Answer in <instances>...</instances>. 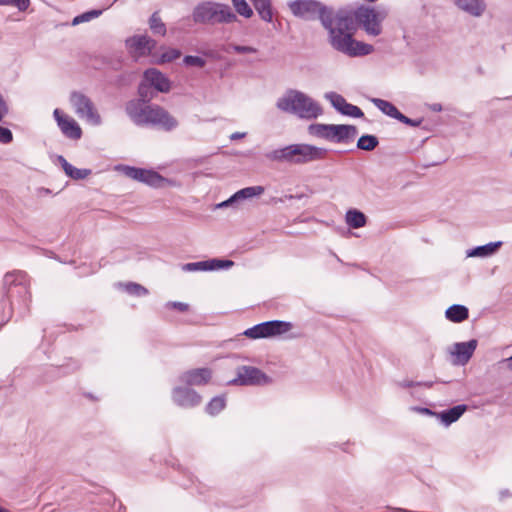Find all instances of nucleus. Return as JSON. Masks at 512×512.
I'll use <instances>...</instances> for the list:
<instances>
[{
    "instance_id": "f03ea898",
    "label": "nucleus",
    "mask_w": 512,
    "mask_h": 512,
    "mask_svg": "<svg viewBox=\"0 0 512 512\" xmlns=\"http://www.w3.org/2000/svg\"><path fill=\"white\" fill-rule=\"evenodd\" d=\"M31 293L29 290V277L22 270L7 272L3 277V288L0 291V323L6 324L13 312L18 311L20 316L29 312Z\"/></svg>"
},
{
    "instance_id": "58836bf2",
    "label": "nucleus",
    "mask_w": 512,
    "mask_h": 512,
    "mask_svg": "<svg viewBox=\"0 0 512 512\" xmlns=\"http://www.w3.org/2000/svg\"><path fill=\"white\" fill-rule=\"evenodd\" d=\"M180 56H181L180 50L175 49V48H169L166 51H164L163 53H161V55L159 56V58L157 59L156 62L158 64H165V63H169V62L176 60Z\"/></svg>"
},
{
    "instance_id": "09e8293b",
    "label": "nucleus",
    "mask_w": 512,
    "mask_h": 512,
    "mask_svg": "<svg viewBox=\"0 0 512 512\" xmlns=\"http://www.w3.org/2000/svg\"><path fill=\"white\" fill-rule=\"evenodd\" d=\"M236 205H237V201H236V199H234V194H233L227 200H225L221 203H218L215 206V208L220 209V208H225V207H235Z\"/></svg>"
},
{
    "instance_id": "0eeeda50",
    "label": "nucleus",
    "mask_w": 512,
    "mask_h": 512,
    "mask_svg": "<svg viewBox=\"0 0 512 512\" xmlns=\"http://www.w3.org/2000/svg\"><path fill=\"white\" fill-rule=\"evenodd\" d=\"M308 131L313 136L335 143H347L358 133L356 126L347 124H311Z\"/></svg>"
},
{
    "instance_id": "864d4df0",
    "label": "nucleus",
    "mask_w": 512,
    "mask_h": 512,
    "mask_svg": "<svg viewBox=\"0 0 512 512\" xmlns=\"http://www.w3.org/2000/svg\"><path fill=\"white\" fill-rule=\"evenodd\" d=\"M206 64V60L200 56H194V67H203Z\"/></svg>"
},
{
    "instance_id": "37998d69",
    "label": "nucleus",
    "mask_w": 512,
    "mask_h": 512,
    "mask_svg": "<svg viewBox=\"0 0 512 512\" xmlns=\"http://www.w3.org/2000/svg\"><path fill=\"white\" fill-rule=\"evenodd\" d=\"M13 141V133L7 128L0 126V143L1 144H9Z\"/></svg>"
},
{
    "instance_id": "7ed1b4c3",
    "label": "nucleus",
    "mask_w": 512,
    "mask_h": 512,
    "mask_svg": "<svg viewBox=\"0 0 512 512\" xmlns=\"http://www.w3.org/2000/svg\"><path fill=\"white\" fill-rule=\"evenodd\" d=\"M328 152V149L324 147L308 143H294L269 151L265 157L272 162L297 166L322 161L327 157Z\"/></svg>"
},
{
    "instance_id": "79ce46f5",
    "label": "nucleus",
    "mask_w": 512,
    "mask_h": 512,
    "mask_svg": "<svg viewBox=\"0 0 512 512\" xmlns=\"http://www.w3.org/2000/svg\"><path fill=\"white\" fill-rule=\"evenodd\" d=\"M79 367H80V365H79L78 361L70 360L69 363L57 367L56 371H57L58 375H67L69 373H72V372L78 370Z\"/></svg>"
},
{
    "instance_id": "cd10ccee",
    "label": "nucleus",
    "mask_w": 512,
    "mask_h": 512,
    "mask_svg": "<svg viewBox=\"0 0 512 512\" xmlns=\"http://www.w3.org/2000/svg\"><path fill=\"white\" fill-rule=\"evenodd\" d=\"M149 28L155 36H165L167 29L166 24L162 21L159 11L152 13L148 20Z\"/></svg>"
},
{
    "instance_id": "4c0bfd02",
    "label": "nucleus",
    "mask_w": 512,
    "mask_h": 512,
    "mask_svg": "<svg viewBox=\"0 0 512 512\" xmlns=\"http://www.w3.org/2000/svg\"><path fill=\"white\" fill-rule=\"evenodd\" d=\"M236 12L245 17L250 18L253 15V10L246 0H231Z\"/></svg>"
},
{
    "instance_id": "3c124183",
    "label": "nucleus",
    "mask_w": 512,
    "mask_h": 512,
    "mask_svg": "<svg viewBox=\"0 0 512 512\" xmlns=\"http://www.w3.org/2000/svg\"><path fill=\"white\" fill-rule=\"evenodd\" d=\"M57 160L59 162V164L61 165L62 169L64 170V172L66 173L68 171V167H71V163H69L66 158L62 155H59L57 157Z\"/></svg>"
},
{
    "instance_id": "4be33fe9",
    "label": "nucleus",
    "mask_w": 512,
    "mask_h": 512,
    "mask_svg": "<svg viewBox=\"0 0 512 512\" xmlns=\"http://www.w3.org/2000/svg\"><path fill=\"white\" fill-rule=\"evenodd\" d=\"M502 244V241H496L487 243L485 245L476 246L472 249H468L466 252V256L479 258L490 257L497 253Z\"/></svg>"
},
{
    "instance_id": "f8f14e48",
    "label": "nucleus",
    "mask_w": 512,
    "mask_h": 512,
    "mask_svg": "<svg viewBox=\"0 0 512 512\" xmlns=\"http://www.w3.org/2000/svg\"><path fill=\"white\" fill-rule=\"evenodd\" d=\"M179 382L172 391V399L176 405L188 408L192 406V370L185 371Z\"/></svg>"
},
{
    "instance_id": "052dcab7",
    "label": "nucleus",
    "mask_w": 512,
    "mask_h": 512,
    "mask_svg": "<svg viewBox=\"0 0 512 512\" xmlns=\"http://www.w3.org/2000/svg\"><path fill=\"white\" fill-rule=\"evenodd\" d=\"M182 269L187 272H192V262L185 263Z\"/></svg>"
},
{
    "instance_id": "2f4dec72",
    "label": "nucleus",
    "mask_w": 512,
    "mask_h": 512,
    "mask_svg": "<svg viewBox=\"0 0 512 512\" xmlns=\"http://www.w3.org/2000/svg\"><path fill=\"white\" fill-rule=\"evenodd\" d=\"M379 144L378 138L374 135L364 134L357 141V148L364 151H373Z\"/></svg>"
},
{
    "instance_id": "a878e982",
    "label": "nucleus",
    "mask_w": 512,
    "mask_h": 512,
    "mask_svg": "<svg viewBox=\"0 0 512 512\" xmlns=\"http://www.w3.org/2000/svg\"><path fill=\"white\" fill-rule=\"evenodd\" d=\"M371 102L377 107L383 114L398 120L401 112L397 109V107L387 100H383L380 98H372Z\"/></svg>"
},
{
    "instance_id": "9b49d317",
    "label": "nucleus",
    "mask_w": 512,
    "mask_h": 512,
    "mask_svg": "<svg viewBox=\"0 0 512 512\" xmlns=\"http://www.w3.org/2000/svg\"><path fill=\"white\" fill-rule=\"evenodd\" d=\"M70 103L79 117H85L91 124L96 126L101 124V116L88 96L81 92L73 91L70 94Z\"/></svg>"
},
{
    "instance_id": "603ef678",
    "label": "nucleus",
    "mask_w": 512,
    "mask_h": 512,
    "mask_svg": "<svg viewBox=\"0 0 512 512\" xmlns=\"http://www.w3.org/2000/svg\"><path fill=\"white\" fill-rule=\"evenodd\" d=\"M414 410L422 413V414H425V415H430V416H436L437 417V412H434L432 411L431 409L429 408H425V407H415Z\"/></svg>"
},
{
    "instance_id": "f257e3e1",
    "label": "nucleus",
    "mask_w": 512,
    "mask_h": 512,
    "mask_svg": "<svg viewBox=\"0 0 512 512\" xmlns=\"http://www.w3.org/2000/svg\"><path fill=\"white\" fill-rule=\"evenodd\" d=\"M388 15L387 10L360 6L356 9L341 8L336 11V30L332 39V48L349 57H361L371 54V44L353 38L360 27L368 36L377 37L383 32V22Z\"/></svg>"
},
{
    "instance_id": "774afa93",
    "label": "nucleus",
    "mask_w": 512,
    "mask_h": 512,
    "mask_svg": "<svg viewBox=\"0 0 512 512\" xmlns=\"http://www.w3.org/2000/svg\"><path fill=\"white\" fill-rule=\"evenodd\" d=\"M87 396H88L89 398H93L92 394H90V393H89V394H87Z\"/></svg>"
},
{
    "instance_id": "5701e85b",
    "label": "nucleus",
    "mask_w": 512,
    "mask_h": 512,
    "mask_svg": "<svg viewBox=\"0 0 512 512\" xmlns=\"http://www.w3.org/2000/svg\"><path fill=\"white\" fill-rule=\"evenodd\" d=\"M467 410V405L460 404L456 405L452 408H449L447 410L441 411L437 413V418L440 419V421L445 425L449 426L452 423L456 422Z\"/></svg>"
},
{
    "instance_id": "8fccbe9b",
    "label": "nucleus",
    "mask_w": 512,
    "mask_h": 512,
    "mask_svg": "<svg viewBox=\"0 0 512 512\" xmlns=\"http://www.w3.org/2000/svg\"><path fill=\"white\" fill-rule=\"evenodd\" d=\"M8 113V106L6 101L4 100L2 94L0 93V122L4 118V116Z\"/></svg>"
},
{
    "instance_id": "412c9836",
    "label": "nucleus",
    "mask_w": 512,
    "mask_h": 512,
    "mask_svg": "<svg viewBox=\"0 0 512 512\" xmlns=\"http://www.w3.org/2000/svg\"><path fill=\"white\" fill-rule=\"evenodd\" d=\"M455 4L459 9L474 17H480L486 9L484 0H455Z\"/></svg>"
},
{
    "instance_id": "338daca9",
    "label": "nucleus",
    "mask_w": 512,
    "mask_h": 512,
    "mask_svg": "<svg viewBox=\"0 0 512 512\" xmlns=\"http://www.w3.org/2000/svg\"><path fill=\"white\" fill-rule=\"evenodd\" d=\"M0 512H11V511H9V510H8V509H6V508L0 507Z\"/></svg>"
},
{
    "instance_id": "13d9d810",
    "label": "nucleus",
    "mask_w": 512,
    "mask_h": 512,
    "mask_svg": "<svg viewBox=\"0 0 512 512\" xmlns=\"http://www.w3.org/2000/svg\"><path fill=\"white\" fill-rule=\"evenodd\" d=\"M183 62L186 66H192V54H187L183 58Z\"/></svg>"
},
{
    "instance_id": "2eb2a0df",
    "label": "nucleus",
    "mask_w": 512,
    "mask_h": 512,
    "mask_svg": "<svg viewBox=\"0 0 512 512\" xmlns=\"http://www.w3.org/2000/svg\"><path fill=\"white\" fill-rule=\"evenodd\" d=\"M325 98L329 100L331 105L342 115L354 118L364 116L363 111L358 106L348 103L342 95L336 92H327Z\"/></svg>"
},
{
    "instance_id": "72a5a7b5",
    "label": "nucleus",
    "mask_w": 512,
    "mask_h": 512,
    "mask_svg": "<svg viewBox=\"0 0 512 512\" xmlns=\"http://www.w3.org/2000/svg\"><path fill=\"white\" fill-rule=\"evenodd\" d=\"M159 120L156 121L152 126H158L164 131H171L175 129L178 125L177 120L169 114L167 110L164 109V116L158 118Z\"/></svg>"
},
{
    "instance_id": "39448f33",
    "label": "nucleus",
    "mask_w": 512,
    "mask_h": 512,
    "mask_svg": "<svg viewBox=\"0 0 512 512\" xmlns=\"http://www.w3.org/2000/svg\"><path fill=\"white\" fill-rule=\"evenodd\" d=\"M276 107L303 119H315L321 113L320 105L305 93L289 89L276 102Z\"/></svg>"
},
{
    "instance_id": "c03bdc74",
    "label": "nucleus",
    "mask_w": 512,
    "mask_h": 512,
    "mask_svg": "<svg viewBox=\"0 0 512 512\" xmlns=\"http://www.w3.org/2000/svg\"><path fill=\"white\" fill-rule=\"evenodd\" d=\"M133 79V73H122L118 75L115 79V85L118 87L128 85Z\"/></svg>"
},
{
    "instance_id": "bf43d9fd",
    "label": "nucleus",
    "mask_w": 512,
    "mask_h": 512,
    "mask_svg": "<svg viewBox=\"0 0 512 512\" xmlns=\"http://www.w3.org/2000/svg\"><path fill=\"white\" fill-rule=\"evenodd\" d=\"M430 109L434 112H441L442 105L440 103H433L432 105H430Z\"/></svg>"
},
{
    "instance_id": "e2e57ef3",
    "label": "nucleus",
    "mask_w": 512,
    "mask_h": 512,
    "mask_svg": "<svg viewBox=\"0 0 512 512\" xmlns=\"http://www.w3.org/2000/svg\"><path fill=\"white\" fill-rule=\"evenodd\" d=\"M201 402V396L194 391V406Z\"/></svg>"
},
{
    "instance_id": "680f3d73",
    "label": "nucleus",
    "mask_w": 512,
    "mask_h": 512,
    "mask_svg": "<svg viewBox=\"0 0 512 512\" xmlns=\"http://www.w3.org/2000/svg\"><path fill=\"white\" fill-rule=\"evenodd\" d=\"M417 386H424V387H427V388H431L433 386V382L429 381V382H417Z\"/></svg>"
},
{
    "instance_id": "c9c22d12",
    "label": "nucleus",
    "mask_w": 512,
    "mask_h": 512,
    "mask_svg": "<svg viewBox=\"0 0 512 512\" xmlns=\"http://www.w3.org/2000/svg\"><path fill=\"white\" fill-rule=\"evenodd\" d=\"M105 9H91L85 11L77 16H75L72 20V25H78L84 22H88L92 19L99 17Z\"/></svg>"
},
{
    "instance_id": "4468645a",
    "label": "nucleus",
    "mask_w": 512,
    "mask_h": 512,
    "mask_svg": "<svg viewBox=\"0 0 512 512\" xmlns=\"http://www.w3.org/2000/svg\"><path fill=\"white\" fill-rule=\"evenodd\" d=\"M53 116L61 132L67 138L78 140L82 137V129L75 119L63 114L59 108L53 111Z\"/></svg>"
},
{
    "instance_id": "a18cd8bd",
    "label": "nucleus",
    "mask_w": 512,
    "mask_h": 512,
    "mask_svg": "<svg viewBox=\"0 0 512 512\" xmlns=\"http://www.w3.org/2000/svg\"><path fill=\"white\" fill-rule=\"evenodd\" d=\"M230 49H232L235 53L238 54H250V53H256L257 49L251 46H243L238 44H232L230 45Z\"/></svg>"
},
{
    "instance_id": "4d7b16f0",
    "label": "nucleus",
    "mask_w": 512,
    "mask_h": 512,
    "mask_svg": "<svg viewBox=\"0 0 512 512\" xmlns=\"http://www.w3.org/2000/svg\"><path fill=\"white\" fill-rule=\"evenodd\" d=\"M246 133H242V132H234L230 135V139L231 140H238V139H241L243 137H245Z\"/></svg>"
},
{
    "instance_id": "423d86ee",
    "label": "nucleus",
    "mask_w": 512,
    "mask_h": 512,
    "mask_svg": "<svg viewBox=\"0 0 512 512\" xmlns=\"http://www.w3.org/2000/svg\"><path fill=\"white\" fill-rule=\"evenodd\" d=\"M236 20V14L227 4L203 2L194 8V22L217 25L229 24Z\"/></svg>"
},
{
    "instance_id": "c756f323",
    "label": "nucleus",
    "mask_w": 512,
    "mask_h": 512,
    "mask_svg": "<svg viewBox=\"0 0 512 512\" xmlns=\"http://www.w3.org/2000/svg\"><path fill=\"white\" fill-rule=\"evenodd\" d=\"M137 93L139 101L149 104L157 92L142 78L138 85Z\"/></svg>"
},
{
    "instance_id": "49530a36",
    "label": "nucleus",
    "mask_w": 512,
    "mask_h": 512,
    "mask_svg": "<svg viewBox=\"0 0 512 512\" xmlns=\"http://www.w3.org/2000/svg\"><path fill=\"white\" fill-rule=\"evenodd\" d=\"M398 121H400L403 124L409 125V126L418 127L421 125L423 120L422 119H411V118L405 116L403 113H401L400 117L398 118Z\"/></svg>"
},
{
    "instance_id": "5fc2aeb1",
    "label": "nucleus",
    "mask_w": 512,
    "mask_h": 512,
    "mask_svg": "<svg viewBox=\"0 0 512 512\" xmlns=\"http://www.w3.org/2000/svg\"><path fill=\"white\" fill-rule=\"evenodd\" d=\"M399 385L403 388H410V387L417 386V382L405 380V381L400 382Z\"/></svg>"
},
{
    "instance_id": "393cba45",
    "label": "nucleus",
    "mask_w": 512,
    "mask_h": 512,
    "mask_svg": "<svg viewBox=\"0 0 512 512\" xmlns=\"http://www.w3.org/2000/svg\"><path fill=\"white\" fill-rule=\"evenodd\" d=\"M259 17L265 22H272L273 11L271 0H250Z\"/></svg>"
},
{
    "instance_id": "a19ab883",
    "label": "nucleus",
    "mask_w": 512,
    "mask_h": 512,
    "mask_svg": "<svg viewBox=\"0 0 512 512\" xmlns=\"http://www.w3.org/2000/svg\"><path fill=\"white\" fill-rule=\"evenodd\" d=\"M30 5V0H0V6H14L19 11H25Z\"/></svg>"
},
{
    "instance_id": "f3484780",
    "label": "nucleus",
    "mask_w": 512,
    "mask_h": 512,
    "mask_svg": "<svg viewBox=\"0 0 512 512\" xmlns=\"http://www.w3.org/2000/svg\"><path fill=\"white\" fill-rule=\"evenodd\" d=\"M477 340L471 339L467 342H458L455 343L451 350L450 354L454 357L453 364L455 365H465L471 359L476 347Z\"/></svg>"
},
{
    "instance_id": "0e129e2a",
    "label": "nucleus",
    "mask_w": 512,
    "mask_h": 512,
    "mask_svg": "<svg viewBox=\"0 0 512 512\" xmlns=\"http://www.w3.org/2000/svg\"><path fill=\"white\" fill-rule=\"evenodd\" d=\"M501 498L510 496V492L508 490H503L500 492Z\"/></svg>"
},
{
    "instance_id": "6e6552de",
    "label": "nucleus",
    "mask_w": 512,
    "mask_h": 512,
    "mask_svg": "<svg viewBox=\"0 0 512 512\" xmlns=\"http://www.w3.org/2000/svg\"><path fill=\"white\" fill-rule=\"evenodd\" d=\"M293 328L291 322L283 320H270L254 325L243 332L247 338L262 339L279 336Z\"/></svg>"
},
{
    "instance_id": "69168bd1",
    "label": "nucleus",
    "mask_w": 512,
    "mask_h": 512,
    "mask_svg": "<svg viewBox=\"0 0 512 512\" xmlns=\"http://www.w3.org/2000/svg\"><path fill=\"white\" fill-rule=\"evenodd\" d=\"M118 506H119V508H118L119 512H122V510H125V508L123 507L121 502L118 504Z\"/></svg>"
},
{
    "instance_id": "ea45409f",
    "label": "nucleus",
    "mask_w": 512,
    "mask_h": 512,
    "mask_svg": "<svg viewBox=\"0 0 512 512\" xmlns=\"http://www.w3.org/2000/svg\"><path fill=\"white\" fill-rule=\"evenodd\" d=\"M65 174L73 180H82L91 174V170L90 169H79V168L71 165V167H68V171Z\"/></svg>"
},
{
    "instance_id": "b1692460",
    "label": "nucleus",
    "mask_w": 512,
    "mask_h": 512,
    "mask_svg": "<svg viewBox=\"0 0 512 512\" xmlns=\"http://www.w3.org/2000/svg\"><path fill=\"white\" fill-rule=\"evenodd\" d=\"M445 316L452 322L460 323L469 317V310L464 305L453 304L446 310Z\"/></svg>"
},
{
    "instance_id": "bb28decb",
    "label": "nucleus",
    "mask_w": 512,
    "mask_h": 512,
    "mask_svg": "<svg viewBox=\"0 0 512 512\" xmlns=\"http://www.w3.org/2000/svg\"><path fill=\"white\" fill-rule=\"evenodd\" d=\"M345 220L349 227L358 229L366 225L367 217L360 210L349 209L346 212Z\"/></svg>"
},
{
    "instance_id": "de8ad7c7",
    "label": "nucleus",
    "mask_w": 512,
    "mask_h": 512,
    "mask_svg": "<svg viewBox=\"0 0 512 512\" xmlns=\"http://www.w3.org/2000/svg\"><path fill=\"white\" fill-rule=\"evenodd\" d=\"M167 308H174L179 311H186L189 309V305L187 303L183 302H177V301H169L166 303Z\"/></svg>"
},
{
    "instance_id": "c85d7f7f",
    "label": "nucleus",
    "mask_w": 512,
    "mask_h": 512,
    "mask_svg": "<svg viewBox=\"0 0 512 512\" xmlns=\"http://www.w3.org/2000/svg\"><path fill=\"white\" fill-rule=\"evenodd\" d=\"M264 193L263 186H250L240 189L239 191L234 193V199H236L237 203L241 200L250 199L255 196H260Z\"/></svg>"
},
{
    "instance_id": "7c9ffc66",
    "label": "nucleus",
    "mask_w": 512,
    "mask_h": 512,
    "mask_svg": "<svg viewBox=\"0 0 512 512\" xmlns=\"http://www.w3.org/2000/svg\"><path fill=\"white\" fill-rule=\"evenodd\" d=\"M226 407V398L224 395L213 397L205 407L207 414L215 416Z\"/></svg>"
},
{
    "instance_id": "ddd939ff",
    "label": "nucleus",
    "mask_w": 512,
    "mask_h": 512,
    "mask_svg": "<svg viewBox=\"0 0 512 512\" xmlns=\"http://www.w3.org/2000/svg\"><path fill=\"white\" fill-rule=\"evenodd\" d=\"M157 42L148 35H133L125 40L128 52L134 57H145L156 48Z\"/></svg>"
},
{
    "instance_id": "e433bc0d",
    "label": "nucleus",
    "mask_w": 512,
    "mask_h": 512,
    "mask_svg": "<svg viewBox=\"0 0 512 512\" xmlns=\"http://www.w3.org/2000/svg\"><path fill=\"white\" fill-rule=\"evenodd\" d=\"M212 371L209 368L194 369V385H203L209 382Z\"/></svg>"
},
{
    "instance_id": "473e14b6",
    "label": "nucleus",
    "mask_w": 512,
    "mask_h": 512,
    "mask_svg": "<svg viewBox=\"0 0 512 512\" xmlns=\"http://www.w3.org/2000/svg\"><path fill=\"white\" fill-rule=\"evenodd\" d=\"M119 285L123 287L127 294L132 296L144 297L149 293L147 288L136 282L119 283Z\"/></svg>"
},
{
    "instance_id": "20e7f679",
    "label": "nucleus",
    "mask_w": 512,
    "mask_h": 512,
    "mask_svg": "<svg viewBox=\"0 0 512 512\" xmlns=\"http://www.w3.org/2000/svg\"><path fill=\"white\" fill-rule=\"evenodd\" d=\"M291 13L304 20L319 19L328 32V40L332 46V39L336 30V12L317 0H293L288 2Z\"/></svg>"
},
{
    "instance_id": "aec40b11",
    "label": "nucleus",
    "mask_w": 512,
    "mask_h": 512,
    "mask_svg": "<svg viewBox=\"0 0 512 512\" xmlns=\"http://www.w3.org/2000/svg\"><path fill=\"white\" fill-rule=\"evenodd\" d=\"M234 262L229 259H208L194 262V271H215L224 270L232 267Z\"/></svg>"
},
{
    "instance_id": "dca6fc26",
    "label": "nucleus",
    "mask_w": 512,
    "mask_h": 512,
    "mask_svg": "<svg viewBox=\"0 0 512 512\" xmlns=\"http://www.w3.org/2000/svg\"><path fill=\"white\" fill-rule=\"evenodd\" d=\"M142 78L158 93H168L171 90L170 79L157 68H148Z\"/></svg>"
},
{
    "instance_id": "6e6d98bb",
    "label": "nucleus",
    "mask_w": 512,
    "mask_h": 512,
    "mask_svg": "<svg viewBox=\"0 0 512 512\" xmlns=\"http://www.w3.org/2000/svg\"><path fill=\"white\" fill-rule=\"evenodd\" d=\"M500 365L506 364L509 370L512 371V355L506 359H503L499 362Z\"/></svg>"
},
{
    "instance_id": "9d476101",
    "label": "nucleus",
    "mask_w": 512,
    "mask_h": 512,
    "mask_svg": "<svg viewBox=\"0 0 512 512\" xmlns=\"http://www.w3.org/2000/svg\"><path fill=\"white\" fill-rule=\"evenodd\" d=\"M271 382V379L254 366H239L236 369V377L227 382L231 386H259Z\"/></svg>"
},
{
    "instance_id": "1a4fd4ad",
    "label": "nucleus",
    "mask_w": 512,
    "mask_h": 512,
    "mask_svg": "<svg viewBox=\"0 0 512 512\" xmlns=\"http://www.w3.org/2000/svg\"><path fill=\"white\" fill-rule=\"evenodd\" d=\"M117 170L126 177L149 185L153 188H161L167 182V179L153 169L140 168L129 165H118Z\"/></svg>"
},
{
    "instance_id": "a211bd4d",
    "label": "nucleus",
    "mask_w": 512,
    "mask_h": 512,
    "mask_svg": "<svg viewBox=\"0 0 512 512\" xmlns=\"http://www.w3.org/2000/svg\"><path fill=\"white\" fill-rule=\"evenodd\" d=\"M148 106L138 99H132L126 103L125 112L135 125L144 126Z\"/></svg>"
},
{
    "instance_id": "f704fd0d",
    "label": "nucleus",
    "mask_w": 512,
    "mask_h": 512,
    "mask_svg": "<svg viewBox=\"0 0 512 512\" xmlns=\"http://www.w3.org/2000/svg\"><path fill=\"white\" fill-rule=\"evenodd\" d=\"M161 116H164L163 107L159 105H149L144 119V125H153Z\"/></svg>"
},
{
    "instance_id": "6ab92c4d",
    "label": "nucleus",
    "mask_w": 512,
    "mask_h": 512,
    "mask_svg": "<svg viewBox=\"0 0 512 512\" xmlns=\"http://www.w3.org/2000/svg\"><path fill=\"white\" fill-rule=\"evenodd\" d=\"M172 480L184 489H188L192 484V476L188 467H184L178 460H175L171 464Z\"/></svg>"
}]
</instances>
